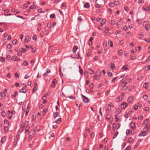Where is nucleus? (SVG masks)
I'll list each match as a JSON object with an SVG mask.
<instances>
[{
	"mask_svg": "<svg viewBox=\"0 0 150 150\" xmlns=\"http://www.w3.org/2000/svg\"><path fill=\"white\" fill-rule=\"evenodd\" d=\"M20 128L22 131L25 130V132H28L29 128V122L28 121H25L21 124Z\"/></svg>",
	"mask_w": 150,
	"mask_h": 150,
	"instance_id": "f257e3e1",
	"label": "nucleus"
},
{
	"mask_svg": "<svg viewBox=\"0 0 150 150\" xmlns=\"http://www.w3.org/2000/svg\"><path fill=\"white\" fill-rule=\"evenodd\" d=\"M142 26L147 30H148L150 28V24H149V22L147 21H144L143 22Z\"/></svg>",
	"mask_w": 150,
	"mask_h": 150,
	"instance_id": "f03ea898",
	"label": "nucleus"
},
{
	"mask_svg": "<svg viewBox=\"0 0 150 150\" xmlns=\"http://www.w3.org/2000/svg\"><path fill=\"white\" fill-rule=\"evenodd\" d=\"M26 108L25 106H23L22 108L23 109V113H25V115H28V113L29 112V108L28 106V105H27V107L26 108V110H25Z\"/></svg>",
	"mask_w": 150,
	"mask_h": 150,
	"instance_id": "7ed1b4c3",
	"label": "nucleus"
},
{
	"mask_svg": "<svg viewBox=\"0 0 150 150\" xmlns=\"http://www.w3.org/2000/svg\"><path fill=\"white\" fill-rule=\"evenodd\" d=\"M35 133V130L34 129H32L29 133V137L30 139H32L34 136Z\"/></svg>",
	"mask_w": 150,
	"mask_h": 150,
	"instance_id": "20e7f679",
	"label": "nucleus"
},
{
	"mask_svg": "<svg viewBox=\"0 0 150 150\" xmlns=\"http://www.w3.org/2000/svg\"><path fill=\"white\" fill-rule=\"evenodd\" d=\"M142 9L144 11L150 12V6H144L142 7Z\"/></svg>",
	"mask_w": 150,
	"mask_h": 150,
	"instance_id": "39448f33",
	"label": "nucleus"
},
{
	"mask_svg": "<svg viewBox=\"0 0 150 150\" xmlns=\"http://www.w3.org/2000/svg\"><path fill=\"white\" fill-rule=\"evenodd\" d=\"M81 96L83 99V101L85 103H88L89 102L88 98L86 97L81 94Z\"/></svg>",
	"mask_w": 150,
	"mask_h": 150,
	"instance_id": "423d86ee",
	"label": "nucleus"
},
{
	"mask_svg": "<svg viewBox=\"0 0 150 150\" xmlns=\"http://www.w3.org/2000/svg\"><path fill=\"white\" fill-rule=\"evenodd\" d=\"M105 108L106 112L108 113V112L111 110V106L110 105H108L106 106Z\"/></svg>",
	"mask_w": 150,
	"mask_h": 150,
	"instance_id": "0eeeda50",
	"label": "nucleus"
},
{
	"mask_svg": "<svg viewBox=\"0 0 150 150\" xmlns=\"http://www.w3.org/2000/svg\"><path fill=\"white\" fill-rule=\"evenodd\" d=\"M147 134V132L146 131H143L139 135V136H146Z\"/></svg>",
	"mask_w": 150,
	"mask_h": 150,
	"instance_id": "6e6552de",
	"label": "nucleus"
},
{
	"mask_svg": "<svg viewBox=\"0 0 150 150\" xmlns=\"http://www.w3.org/2000/svg\"><path fill=\"white\" fill-rule=\"evenodd\" d=\"M12 116V112L9 111H8V117L9 119H10L11 118Z\"/></svg>",
	"mask_w": 150,
	"mask_h": 150,
	"instance_id": "1a4fd4ad",
	"label": "nucleus"
},
{
	"mask_svg": "<svg viewBox=\"0 0 150 150\" xmlns=\"http://www.w3.org/2000/svg\"><path fill=\"white\" fill-rule=\"evenodd\" d=\"M9 122L8 121L6 120H4V127H8L9 125Z\"/></svg>",
	"mask_w": 150,
	"mask_h": 150,
	"instance_id": "9d476101",
	"label": "nucleus"
},
{
	"mask_svg": "<svg viewBox=\"0 0 150 150\" xmlns=\"http://www.w3.org/2000/svg\"><path fill=\"white\" fill-rule=\"evenodd\" d=\"M42 99L43 100V103H45L47 102V97L46 95H45L42 97Z\"/></svg>",
	"mask_w": 150,
	"mask_h": 150,
	"instance_id": "9b49d317",
	"label": "nucleus"
},
{
	"mask_svg": "<svg viewBox=\"0 0 150 150\" xmlns=\"http://www.w3.org/2000/svg\"><path fill=\"white\" fill-rule=\"evenodd\" d=\"M148 86L149 83H145L144 84L143 87L144 88H145V89L146 90L148 89Z\"/></svg>",
	"mask_w": 150,
	"mask_h": 150,
	"instance_id": "f8f14e48",
	"label": "nucleus"
},
{
	"mask_svg": "<svg viewBox=\"0 0 150 150\" xmlns=\"http://www.w3.org/2000/svg\"><path fill=\"white\" fill-rule=\"evenodd\" d=\"M37 84L35 82L34 83V88L33 89V92H35L37 89Z\"/></svg>",
	"mask_w": 150,
	"mask_h": 150,
	"instance_id": "ddd939ff",
	"label": "nucleus"
},
{
	"mask_svg": "<svg viewBox=\"0 0 150 150\" xmlns=\"http://www.w3.org/2000/svg\"><path fill=\"white\" fill-rule=\"evenodd\" d=\"M95 0H94V1ZM97 0H96L95 1V6L97 8H99L101 7L102 6L101 4H99L97 3Z\"/></svg>",
	"mask_w": 150,
	"mask_h": 150,
	"instance_id": "4468645a",
	"label": "nucleus"
},
{
	"mask_svg": "<svg viewBox=\"0 0 150 150\" xmlns=\"http://www.w3.org/2000/svg\"><path fill=\"white\" fill-rule=\"evenodd\" d=\"M78 48L76 46H74L73 48L72 51L74 53H75L76 52V50L78 49Z\"/></svg>",
	"mask_w": 150,
	"mask_h": 150,
	"instance_id": "2eb2a0df",
	"label": "nucleus"
},
{
	"mask_svg": "<svg viewBox=\"0 0 150 150\" xmlns=\"http://www.w3.org/2000/svg\"><path fill=\"white\" fill-rule=\"evenodd\" d=\"M127 106V105L126 103H123L121 104V107L122 108L124 109Z\"/></svg>",
	"mask_w": 150,
	"mask_h": 150,
	"instance_id": "dca6fc26",
	"label": "nucleus"
},
{
	"mask_svg": "<svg viewBox=\"0 0 150 150\" xmlns=\"http://www.w3.org/2000/svg\"><path fill=\"white\" fill-rule=\"evenodd\" d=\"M133 100V97L132 96H130L128 99L127 101L128 102L131 103Z\"/></svg>",
	"mask_w": 150,
	"mask_h": 150,
	"instance_id": "f3484780",
	"label": "nucleus"
},
{
	"mask_svg": "<svg viewBox=\"0 0 150 150\" xmlns=\"http://www.w3.org/2000/svg\"><path fill=\"white\" fill-rule=\"evenodd\" d=\"M127 142L128 143L132 144L134 142V140L132 139L131 138H129L128 140H127Z\"/></svg>",
	"mask_w": 150,
	"mask_h": 150,
	"instance_id": "a211bd4d",
	"label": "nucleus"
},
{
	"mask_svg": "<svg viewBox=\"0 0 150 150\" xmlns=\"http://www.w3.org/2000/svg\"><path fill=\"white\" fill-rule=\"evenodd\" d=\"M100 75L95 74L93 76V78L96 80H98L99 79Z\"/></svg>",
	"mask_w": 150,
	"mask_h": 150,
	"instance_id": "6ab92c4d",
	"label": "nucleus"
},
{
	"mask_svg": "<svg viewBox=\"0 0 150 150\" xmlns=\"http://www.w3.org/2000/svg\"><path fill=\"white\" fill-rule=\"evenodd\" d=\"M50 72V71L48 69H47L46 72L44 74V75L45 76H47L48 74Z\"/></svg>",
	"mask_w": 150,
	"mask_h": 150,
	"instance_id": "aec40b11",
	"label": "nucleus"
},
{
	"mask_svg": "<svg viewBox=\"0 0 150 150\" xmlns=\"http://www.w3.org/2000/svg\"><path fill=\"white\" fill-rule=\"evenodd\" d=\"M109 30V29L108 27L105 28V33H106V34L107 35H109L110 33L108 32V31Z\"/></svg>",
	"mask_w": 150,
	"mask_h": 150,
	"instance_id": "412c9836",
	"label": "nucleus"
},
{
	"mask_svg": "<svg viewBox=\"0 0 150 150\" xmlns=\"http://www.w3.org/2000/svg\"><path fill=\"white\" fill-rule=\"evenodd\" d=\"M5 96V93L4 92L1 93V99L4 98Z\"/></svg>",
	"mask_w": 150,
	"mask_h": 150,
	"instance_id": "4be33fe9",
	"label": "nucleus"
},
{
	"mask_svg": "<svg viewBox=\"0 0 150 150\" xmlns=\"http://www.w3.org/2000/svg\"><path fill=\"white\" fill-rule=\"evenodd\" d=\"M30 38L28 36H27L25 37V40L26 42H28L30 40Z\"/></svg>",
	"mask_w": 150,
	"mask_h": 150,
	"instance_id": "5701e85b",
	"label": "nucleus"
},
{
	"mask_svg": "<svg viewBox=\"0 0 150 150\" xmlns=\"http://www.w3.org/2000/svg\"><path fill=\"white\" fill-rule=\"evenodd\" d=\"M116 124H112L113 127H112V130L113 131V132H112V134H113L115 131V128L116 127Z\"/></svg>",
	"mask_w": 150,
	"mask_h": 150,
	"instance_id": "b1692460",
	"label": "nucleus"
},
{
	"mask_svg": "<svg viewBox=\"0 0 150 150\" xmlns=\"http://www.w3.org/2000/svg\"><path fill=\"white\" fill-rule=\"evenodd\" d=\"M22 65L23 66H26L28 65V63L26 61H25L23 62Z\"/></svg>",
	"mask_w": 150,
	"mask_h": 150,
	"instance_id": "393cba45",
	"label": "nucleus"
},
{
	"mask_svg": "<svg viewBox=\"0 0 150 150\" xmlns=\"http://www.w3.org/2000/svg\"><path fill=\"white\" fill-rule=\"evenodd\" d=\"M89 73L90 74H94V72L91 69H89L88 70Z\"/></svg>",
	"mask_w": 150,
	"mask_h": 150,
	"instance_id": "a878e982",
	"label": "nucleus"
},
{
	"mask_svg": "<svg viewBox=\"0 0 150 150\" xmlns=\"http://www.w3.org/2000/svg\"><path fill=\"white\" fill-rule=\"evenodd\" d=\"M131 127L133 129H134L135 127V123L134 122H132L131 124Z\"/></svg>",
	"mask_w": 150,
	"mask_h": 150,
	"instance_id": "bb28decb",
	"label": "nucleus"
},
{
	"mask_svg": "<svg viewBox=\"0 0 150 150\" xmlns=\"http://www.w3.org/2000/svg\"><path fill=\"white\" fill-rule=\"evenodd\" d=\"M108 42L109 46L111 47H112L113 46V43L110 40H109L108 41Z\"/></svg>",
	"mask_w": 150,
	"mask_h": 150,
	"instance_id": "cd10ccee",
	"label": "nucleus"
},
{
	"mask_svg": "<svg viewBox=\"0 0 150 150\" xmlns=\"http://www.w3.org/2000/svg\"><path fill=\"white\" fill-rule=\"evenodd\" d=\"M123 70H125L128 69V67L127 65H124L122 68Z\"/></svg>",
	"mask_w": 150,
	"mask_h": 150,
	"instance_id": "c85d7f7f",
	"label": "nucleus"
},
{
	"mask_svg": "<svg viewBox=\"0 0 150 150\" xmlns=\"http://www.w3.org/2000/svg\"><path fill=\"white\" fill-rule=\"evenodd\" d=\"M26 90L25 88H22L20 91V92L21 93H25L26 92Z\"/></svg>",
	"mask_w": 150,
	"mask_h": 150,
	"instance_id": "c756f323",
	"label": "nucleus"
},
{
	"mask_svg": "<svg viewBox=\"0 0 150 150\" xmlns=\"http://www.w3.org/2000/svg\"><path fill=\"white\" fill-rule=\"evenodd\" d=\"M105 21L106 20H105L103 19L100 23V24L101 25V26L104 24L105 23Z\"/></svg>",
	"mask_w": 150,
	"mask_h": 150,
	"instance_id": "7c9ffc66",
	"label": "nucleus"
},
{
	"mask_svg": "<svg viewBox=\"0 0 150 150\" xmlns=\"http://www.w3.org/2000/svg\"><path fill=\"white\" fill-rule=\"evenodd\" d=\"M89 6H90V5H89V3H87L86 4L84 5L83 7L84 8H89Z\"/></svg>",
	"mask_w": 150,
	"mask_h": 150,
	"instance_id": "2f4dec72",
	"label": "nucleus"
},
{
	"mask_svg": "<svg viewBox=\"0 0 150 150\" xmlns=\"http://www.w3.org/2000/svg\"><path fill=\"white\" fill-rule=\"evenodd\" d=\"M47 109H44L43 110V112L42 113V115H45V114L47 112Z\"/></svg>",
	"mask_w": 150,
	"mask_h": 150,
	"instance_id": "473e14b6",
	"label": "nucleus"
},
{
	"mask_svg": "<svg viewBox=\"0 0 150 150\" xmlns=\"http://www.w3.org/2000/svg\"><path fill=\"white\" fill-rule=\"evenodd\" d=\"M79 72L80 73V74H81V75L83 72V70L80 66L79 67Z\"/></svg>",
	"mask_w": 150,
	"mask_h": 150,
	"instance_id": "72a5a7b5",
	"label": "nucleus"
},
{
	"mask_svg": "<svg viewBox=\"0 0 150 150\" xmlns=\"http://www.w3.org/2000/svg\"><path fill=\"white\" fill-rule=\"evenodd\" d=\"M18 58H17V57L16 56H13L12 58V59L14 61H16V60H17Z\"/></svg>",
	"mask_w": 150,
	"mask_h": 150,
	"instance_id": "f704fd0d",
	"label": "nucleus"
},
{
	"mask_svg": "<svg viewBox=\"0 0 150 150\" xmlns=\"http://www.w3.org/2000/svg\"><path fill=\"white\" fill-rule=\"evenodd\" d=\"M1 26L2 27H4L5 29L6 28L7 26L6 25L4 24L1 23H0Z\"/></svg>",
	"mask_w": 150,
	"mask_h": 150,
	"instance_id": "c9c22d12",
	"label": "nucleus"
},
{
	"mask_svg": "<svg viewBox=\"0 0 150 150\" xmlns=\"http://www.w3.org/2000/svg\"><path fill=\"white\" fill-rule=\"evenodd\" d=\"M20 50L21 51L23 52V53H25L26 51V50L23 48H21L20 49Z\"/></svg>",
	"mask_w": 150,
	"mask_h": 150,
	"instance_id": "e433bc0d",
	"label": "nucleus"
},
{
	"mask_svg": "<svg viewBox=\"0 0 150 150\" xmlns=\"http://www.w3.org/2000/svg\"><path fill=\"white\" fill-rule=\"evenodd\" d=\"M122 53H123V52L122 51V50H120L118 51V54L119 55H122Z\"/></svg>",
	"mask_w": 150,
	"mask_h": 150,
	"instance_id": "4c0bfd02",
	"label": "nucleus"
},
{
	"mask_svg": "<svg viewBox=\"0 0 150 150\" xmlns=\"http://www.w3.org/2000/svg\"><path fill=\"white\" fill-rule=\"evenodd\" d=\"M61 122V119L59 118L56 121V123L57 124H59Z\"/></svg>",
	"mask_w": 150,
	"mask_h": 150,
	"instance_id": "58836bf2",
	"label": "nucleus"
},
{
	"mask_svg": "<svg viewBox=\"0 0 150 150\" xmlns=\"http://www.w3.org/2000/svg\"><path fill=\"white\" fill-rule=\"evenodd\" d=\"M129 81V80H126L125 81H123L122 83L124 84V85H125Z\"/></svg>",
	"mask_w": 150,
	"mask_h": 150,
	"instance_id": "ea45409f",
	"label": "nucleus"
},
{
	"mask_svg": "<svg viewBox=\"0 0 150 150\" xmlns=\"http://www.w3.org/2000/svg\"><path fill=\"white\" fill-rule=\"evenodd\" d=\"M119 132L118 131H117L115 133L114 136L113 137V139L115 138L118 135Z\"/></svg>",
	"mask_w": 150,
	"mask_h": 150,
	"instance_id": "a19ab883",
	"label": "nucleus"
},
{
	"mask_svg": "<svg viewBox=\"0 0 150 150\" xmlns=\"http://www.w3.org/2000/svg\"><path fill=\"white\" fill-rule=\"evenodd\" d=\"M6 139V138L5 137H3L1 139V142L2 143L4 142H5V141Z\"/></svg>",
	"mask_w": 150,
	"mask_h": 150,
	"instance_id": "79ce46f5",
	"label": "nucleus"
},
{
	"mask_svg": "<svg viewBox=\"0 0 150 150\" xmlns=\"http://www.w3.org/2000/svg\"><path fill=\"white\" fill-rule=\"evenodd\" d=\"M56 81V79H54L52 81V83L54 85V87L55 86V84Z\"/></svg>",
	"mask_w": 150,
	"mask_h": 150,
	"instance_id": "37998d69",
	"label": "nucleus"
},
{
	"mask_svg": "<svg viewBox=\"0 0 150 150\" xmlns=\"http://www.w3.org/2000/svg\"><path fill=\"white\" fill-rule=\"evenodd\" d=\"M17 94H18L17 92H16H16H15L14 95H12V96L14 98H15L17 96Z\"/></svg>",
	"mask_w": 150,
	"mask_h": 150,
	"instance_id": "c03bdc74",
	"label": "nucleus"
},
{
	"mask_svg": "<svg viewBox=\"0 0 150 150\" xmlns=\"http://www.w3.org/2000/svg\"><path fill=\"white\" fill-rule=\"evenodd\" d=\"M131 35V33L130 32H128L126 33L125 35L127 37H129V35Z\"/></svg>",
	"mask_w": 150,
	"mask_h": 150,
	"instance_id": "a18cd8bd",
	"label": "nucleus"
},
{
	"mask_svg": "<svg viewBox=\"0 0 150 150\" xmlns=\"http://www.w3.org/2000/svg\"><path fill=\"white\" fill-rule=\"evenodd\" d=\"M58 113L57 112H55L54 114V118H56L57 116Z\"/></svg>",
	"mask_w": 150,
	"mask_h": 150,
	"instance_id": "49530a36",
	"label": "nucleus"
},
{
	"mask_svg": "<svg viewBox=\"0 0 150 150\" xmlns=\"http://www.w3.org/2000/svg\"><path fill=\"white\" fill-rule=\"evenodd\" d=\"M115 64L113 63H111L110 64V68L112 69H113L115 67Z\"/></svg>",
	"mask_w": 150,
	"mask_h": 150,
	"instance_id": "de8ad7c7",
	"label": "nucleus"
},
{
	"mask_svg": "<svg viewBox=\"0 0 150 150\" xmlns=\"http://www.w3.org/2000/svg\"><path fill=\"white\" fill-rule=\"evenodd\" d=\"M145 70L148 71L150 69V66H148L145 68Z\"/></svg>",
	"mask_w": 150,
	"mask_h": 150,
	"instance_id": "09e8293b",
	"label": "nucleus"
},
{
	"mask_svg": "<svg viewBox=\"0 0 150 150\" xmlns=\"http://www.w3.org/2000/svg\"><path fill=\"white\" fill-rule=\"evenodd\" d=\"M114 4L115 5H116L118 6L119 5L120 3L118 1H116L115 2Z\"/></svg>",
	"mask_w": 150,
	"mask_h": 150,
	"instance_id": "8fccbe9b",
	"label": "nucleus"
},
{
	"mask_svg": "<svg viewBox=\"0 0 150 150\" xmlns=\"http://www.w3.org/2000/svg\"><path fill=\"white\" fill-rule=\"evenodd\" d=\"M149 121V120L148 119H146L144 122L143 124H146Z\"/></svg>",
	"mask_w": 150,
	"mask_h": 150,
	"instance_id": "3c124183",
	"label": "nucleus"
},
{
	"mask_svg": "<svg viewBox=\"0 0 150 150\" xmlns=\"http://www.w3.org/2000/svg\"><path fill=\"white\" fill-rule=\"evenodd\" d=\"M12 47V45L10 44H8L7 46V48L8 49H10Z\"/></svg>",
	"mask_w": 150,
	"mask_h": 150,
	"instance_id": "603ef678",
	"label": "nucleus"
},
{
	"mask_svg": "<svg viewBox=\"0 0 150 150\" xmlns=\"http://www.w3.org/2000/svg\"><path fill=\"white\" fill-rule=\"evenodd\" d=\"M143 35L142 33H141L138 37V38H141L143 37Z\"/></svg>",
	"mask_w": 150,
	"mask_h": 150,
	"instance_id": "864d4df0",
	"label": "nucleus"
},
{
	"mask_svg": "<svg viewBox=\"0 0 150 150\" xmlns=\"http://www.w3.org/2000/svg\"><path fill=\"white\" fill-rule=\"evenodd\" d=\"M110 23L112 25H113L115 24V22L114 20H111V21Z\"/></svg>",
	"mask_w": 150,
	"mask_h": 150,
	"instance_id": "5fc2aeb1",
	"label": "nucleus"
},
{
	"mask_svg": "<svg viewBox=\"0 0 150 150\" xmlns=\"http://www.w3.org/2000/svg\"><path fill=\"white\" fill-rule=\"evenodd\" d=\"M96 74L97 75H101V73L98 70V71H96Z\"/></svg>",
	"mask_w": 150,
	"mask_h": 150,
	"instance_id": "6e6d98bb",
	"label": "nucleus"
},
{
	"mask_svg": "<svg viewBox=\"0 0 150 150\" xmlns=\"http://www.w3.org/2000/svg\"><path fill=\"white\" fill-rule=\"evenodd\" d=\"M122 98H120V97H118L116 99V100L117 101H120L122 100Z\"/></svg>",
	"mask_w": 150,
	"mask_h": 150,
	"instance_id": "4d7b16f0",
	"label": "nucleus"
},
{
	"mask_svg": "<svg viewBox=\"0 0 150 150\" xmlns=\"http://www.w3.org/2000/svg\"><path fill=\"white\" fill-rule=\"evenodd\" d=\"M138 106L137 105H134L133 106V108L135 110H136L138 108Z\"/></svg>",
	"mask_w": 150,
	"mask_h": 150,
	"instance_id": "13d9d810",
	"label": "nucleus"
},
{
	"mask_svg": "<svg viewBox=\"0 0 150 150\" xmlns=\"http://www.w3.org/2000/svg\"><path fill=\"white\" fill-rule=\"evenodd\" d=\"M5 58L4 57H1V61L2 62H4L5 61Z\"/></svg>",
	"mask_w": 150,
	"mask_h": 150,
	"instance_id": "bf43d9fd",
	"label": "nucleus"
},
{
	"mask_svg": "<svg viewBox=\"0 0 150 150\" xmlns=\"http://www.w3.org/2000/svg\"><path fill=\"white\" fill-rule=\"evenodd\" d=\"M108 76H109L110 77H111V76L112 75V73L109 72V71H108Z\"/></svg>",
	"mask_w": 150,
	"mask_h": 150,
	"instance_id": "052dcab7",
	"label": "nucleus"
},
{
	"mask_svg": "<svg viewBox=\"0 0 150 150\" xmlns=\"http://www.w3.org/2000/svg\"><path fill=\"white\" fill-rule=\"evenodd\" d=\"M109 5L110 7H113L114 6L115 4L114 3L111 2L109 4Z\"/></svg>",
	"mask_w": 150,
	"mask_h": 150,
	"instance_id": "680f3d73",
	"label": "nucleus"
},
{
	"mask_svg": "<svg viewBox=\"0 0 150 150\" xmlns=\"http://www.w3.org/2000/svg\"><path fill=\"white\" fill-rule=\"evenodd\" d=\"M55 15L54 14H51L50 16V18H53L54 17Z\"/></svg>",
	"mask_w": 150,
	"mask_h": 150,
	"instance_id": "e2e57ef3",
	"label": "nucleus"
},
{
	"mask_svg": "<svg viewBox=\"0 0 150 150\" xmlns=\"http://www.w3.org/2000/svg\"><path fill=\"white\" fill-rule=\"evenodd\" d=\"M1 115L2 116L4 117L6 115V113L4 112H1Z\"/></svg>",
	"mask_w": 150,
	"mask_h": 150,
	"instance_id": "0e129e2a",
	"label": "nucleus"
},
{
	"mask_svg": "<svg viewBox=\"0 0 150 150\" xmlns=\"http://www.w3.org/2000/svg\"><path fill=\"white\" fill-rule=\"evenodd\" d=\"M110 117V115L108 114L107 115V116L106 117V119L107 120H109Z\"/></svg>",
	"mask_w": 150,
	"mask_h": 150,
	"instance_id": "69168bd1",
	"label": "nucleus"
},
{
	"mask_svg": "<svg viewBox=\"0 0 150 150\" xmlns=\"http://www.w3.org/2000/svg\"><path fill=\"white\" fill-rule=\"evenodd\" d=\"M17 41L16 40H14L13 42L12 43L13 45H16L17 43Z\"/></svg>",
	"mask_w": 150,
	"mask_h": 150,
	"instance_id": "338daca9",
	"label": "nucleus"
},
{
	"mask_svg": "<svg viewBox=\"0 0 150 150\" xmlns=\"http://www.w3.org/2000/svg\"><path fill=\"white\" fill-rule=\"evenodd\" d=\"M131 147L130 146H127L126 149H125V150H130V149H131Z\"/></svg>",
	"mask_w": 150,
	"mask_h": 150,
	"instance_id": "774afa93",
	"label": "nucleus"
}]
</instances>
